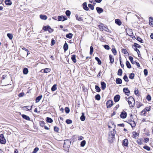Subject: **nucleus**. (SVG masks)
<instances>
[{
  "instance_id": "nucleus-1",
  "label": "nucleus",
  "mask_w": 153,
  "mask_h": 153,
  "mask_svg": "<svg viewBox=\"0 0 153 153\" xmlns=\"http://www.w3.org/2000/svg\"><path fill=\"white\" fill-rule=\"evenodd\" d=\"M114 130H112L109 133L108 140L109 142L111 143L113 142V139L114 138Z\"/></svg>"
},
{
  "instance_id": "nucleus-2",
  "label": "nucleus",
  "mask_w": 153,
  "mask_h": 153,
  "mask_svg": "<svg viewBox=\"0 0 153 153\" xmlns=\"http://www.w3.org/2000/svg\"><path fill=\"white\" fill-rule=\"evenodd\" d=\"M128 102L130 106L133 107L135 104L134 98L132 97H130L128 99Z\"/></svg>"
},
{
  "instance_id": "nucleus-3",
  "label": "nucleus",
  "mask_w": 153,
  "mask_h": 153,
  "mask_svg": "<svg viewBox=\"0 0 153 153\" xmlns=\"http://www.w3.org/2000/svg\"><path fill=\"white\" fill-rule=\"evenodd\" d=\"M6 142V140L4 138V135L3 134H0V143L1 144H4Z\"/></svg>"
},
{
  "instance_id": "nucleus-4",
  "label": "nucleus",
  "mask_w": 153,
  "mask_h": 153,
  "mask_svg": "<svg viewBox=\"0 0 153 153\" xmlns=\"http://www.w3.org/2000/svg\"><path fill=\"white\" fill-rule=\"evenodd\" d=\"M71 144V141L69 140H66L65 141L63 146L65 147L69 148Z\"/></svg>"
},
{
  "instance_id": "nucleus-5",
  "label": "nucleus",
  "mask_w": 153,
  "mask_h": 153,
  "mask_svg": "<svg viewBox=\"0 0 153 153\" xmlns=\"http://www.w3.org/2000/svg\"><path fill=\"white\" fill-rule=\"evenodd\" d=\"M108 127L109 128H112V130H114L115 128V125L113 122H111L109 123Z\"/></svg>"
},
{
  "instance_id": "nucleus-6",
  "label": "nucleus",
  "mask_w": 153,
  "mask_h": 153,
  "mask_svg": "<svg viewBox=\"0 0 153 153\" xmlns=\"http://www.w3.org/2000/svg\"><path fill=\"white\" fill-rule=\"evenodd\" d=\"M113 102L111 100L108 101L106 102V105L107 108H110L113 105Z\"/></svg>"
},
{
  "instance_id": "nucleus-7",
  "label": "nucleus",
  "mask_w": 153,
  "mask_h": 153,
  "mask_svg": "<svg viewBox=\"0 0 153 153\" xmlns=\"http://www.w3.org/2000/svg\"><path fill=\"white\" fill-rule=\"evenodd\" d=\"M127 114L125 111H123L121 112L120 115V117L122 118H125L126 117Z\"/></svg>"
},
{
  "instance_id": "nucleus-8",
  "label": "nucleus",
  "mask_w": 153,
  "mask_h": 153,
  "mask_svg": "<svg viewBox=\"0 0 153 153\" xmlns=\"http://www.w3.org/2000/svg\"><path fill=\"white\" fill-rule=\"evenodd\" d=\"M149 24L151 26L153 27V18L152 17L149 18Z\"/></svg>"
},
{
  "instance_id": "nucleus-9",
  "label": "nucleus",
  "mask_w": 153,
  "mask_h": 153,
  "mask_svg": "<svg viewBox=\"0 0 153 153\" xmlns=\"http://www.w3.org/2000/svg\"><path fill=\"white\" fill-rule=\"evenodd\" d=\"M128 140L125 139H124L123 141V145L125 146H128Z\"/></svg>"
},
{
  "instance_id": "nucleus-10",
  "label": "nucleus",
  "mask_w": 153,
  "mask_h": 153,
  "mask_svg": "<svg viewBox=\"0 0 153 153\" xmlns=\"http://www.w3.org/2000/svg\"><path fill=\"white\" fill-rule=\"evenodd\" d=\"M120 96L119 95H116L114 98V100L115 102H118L120 99Z\"/></svg>"
},
{
  "instance_id": "nucleus-11",
  "label": "nucleus",
  "mask_w": 153,
  "mask_h": 153,
  "mask_svg": "<svg viewBox=\"0 0 153 153\" xmlns=\"http://www.w3.org/2000/svg\"><path fill=\"white\" fill-rule=\"evenodd\" d=\"M123 92L127 95H129L130 93V91L127 88H124L123 89Z\"/></svg>"
},
{
  "instance_id": "nucleus-12",
  "label": "nucleus",
  "mask_w": 153,
  "mask_h": 153,
  "mask_svg": "<svg viewBox=\"0 0 153 153\" xmlns=\"http://www.w3.org/2000/svg\"><path fill=\"white\" fill-rule=\"evenodd\" d=\"M101 88L102 90H104L106 87V85L105 83L104 82H102L101 83Z\"/></svg>"
},
{
  "instance_id": "nucleus-13",
  "label": "nucleus",
  "mask_w": 153,
  "mask_h": 153,
  "mask_svg": "<svg viewBox=\"0 0 153 153\" xmlns=\"http://www.w3.org/2000/svg\"><path fill=\"white\" fill-rule=\"evenodd\" d=\"M33 105H32L30 108H30V107L29 106H24L22 108V109L24 110H26V111H28L29 110H31Z\"/></svg>"
},
{
  "instance_id": "nucleus-14",
  "label": "nucleus",
  "mask_w": 153,
  "mask_h": 153,
  "mask_svg": "<svg viewBox=\"0 0 153 153\" xmlns=\"http://www.w3.org/2000/svg\"><path fill=\"white\" fill-rule=\"evenodd\" d=\"M97 12L99 13H100L103 12V10L101 8L97 7L96 8Z\"/></svg>"
},
{
  "instance_id": "nucleus-15",
  "label": "nucleus",
  "mask_w": 153,
  "mask_h": 153,
  "mask_svg": "<svg viewBox=\"0 0 153 153\" xmlns=\"http://www.w3.org/2000/svg\"><path fill=\"white\" fill-rule=\"evenodd\" d=\"M67 18H65V17L63 16H59L58 18V20L59 21H64L65 20H67Z\"/></svg>"
},
{
  "instance_id": "nucleus-16",
  "label": "nucleus",
  "mask_w": 153,
  "mask_h": 153,
  "mask_svg": "<svg viewBox=\"0 0 153 153\" xmlns=\"http://www.w3.org/2000/svg\"><path fill=\"white\" fill-rule=\"evenodd\" d=\"M127 34L130 37H132L133 36V33L132 30L131 29H129L127 30Z\"/></svg>"
},
{
  "instance_id": "nucleus-17",
  "label": "nucleus",
  "mask_w": 153,
  "mask_h": 153,
  "mask_svg": "<svg viewBox=\"0 0 153 153\" xmlns=\"http://www.w3.org/2000/svg\"><path fill=\"white\" fill-rule=\"evenodd\" d=\"M42 95H41L37 97L36 99V102H38L42 99Z\"/></svg>"
},
{
  "instance_id": "nucleus-18",
  "label": "nucleus",
  "mask_w": 153,
  "mask_h": 153,
  "mask_svg": "<svg viewBox=\"0 0 153 153\" xmlns=\"http://www.w3.org/2000/svg\"><path fill=\"white\" fill-rule=\"evenodd\" d=\"M83 7L84 9L86 10H88L89 9L88 7L87 6V4L86 2L84 3L83 4Z\"/></svg>"
},
{
  "instance_id": "nucleus-19",
  "label": "nucleus",
  "mask_w": 153,
  "mask_h": 153,
  "mask_svg": "<svg viewBox=\"0 0 153 153\" xmlns=\"http://www.w3.org/2000/svg\"><path fill=\"white\" fill-rule=\"evenodd\" d=\"M22 118L26 120H30V118L28 116H27L25 114H22Z\"/></svg>"
},
{
  "instance_id": "nucleus-20",
  "label": "nucleus",
  "mask_w": 153,
  "mask_h": 153,
  "mask_svg": "<svg viewBox=\"0 0 153 153\" xmlns=\"http://www.w3.org/2000/svg\"><path fill=\"white\" fill-rule=\"evenodd\" d=\"M115 23L119 25H120L122 23L121 21L119 19H116L115 20Z\"/></svg>"
},
{
  "instance_id": "nucleus-21",
  "label": "nucleus",
  "mask_w": 153,
  "mask_h": 153,
  "mask_svg": "<svg viewBox=\"0 0 153 153\" xmlns=\"http://www.w3.org/2000/svg\"><path fill=\"white\" fill-rule=\"evenodd\" d=\"M76 56L75 55H73L72 56L71 59L74 63H75L76 62Z\"/></svg>"
},
{
  "instance_id": "nucleus-22",
  "label": "nucleus",
  "mask_w": 153,
  "mask_h": 153,
  "mask_svg": "<svg viewBox=\"0 0 153 153\" xmlns=\"http://www.w3.org/2000/svg\"><path fill=\"white\" fill-rule=\"evenodd\" d=\"M116 82L117 84H121L122 83V80L120 78H117L116 79Z\"/></svg>"
},
{
  "instance_id": "nucleus-23",
  "label": "nucleus",
  "mask_w": 153,
  "mask_h": 153,
  "mask_svg": "<svg viewBox=\"0 0 153 153\" xmlns=\"http://www.w3.org/2000/svg\"><path fill=\"white\" fill-rule=\"evenodd\" d=\"M105 27V26H104L103 24H101L98 26V27L101 30H103L104 28Z\"/></svg>"
},
{
  "instance_id": "nucleus-24",
  "label": "nucleus",
  "mask_w": 153,
  "mask_h": 153,
  "mask_svg": "<svg viewBox=\"0 0 153 153\" xmlns=\"http://www.w3.org/2000/svg\"><path fill=\"white\" fill-rule=\"evenodd\" d=\"M64 49V51H66L68 49V44L65 42L63 46Z\"/></svg>"
},
{
  "instance_id": "nucleus-25",
  "label": "nucleus",
  "mask_w": 153,
  "mask_h": 153,
  "mask_svg": "<svg viewBox=\"0 0 153 153\" xmlns=\"http://www.w3.org/2000/svg\"><path fill=\"white\" fill-rule=\"evenodd\" d=\"M5 4L7 5H10L12 4V2L10 0H6L5 1Z\"/></svg>"
},
{
  "instance_id": "nucleus-26",
  "label": "nucleus",
  "mask_w": 153,
  "mask_h": 153,
  "mask_svg": "<svg viewBox=\"0 0 153 153\" xmlns=\"http://www.w3.org/2000/svg\"><path fill=\"white\" fill-rule=\"evenodd\" d=\"M109 57L110 59V63H113L114 62V59L113 58L112 56L111 55H110L109 56Z\"/></svg>"
},
{
  "instance_id": "nucleus-27",
  "label": "nucleus",
  "mask_w": 153,
  "mask_h": 153,
  "mask_svg": "<svg viewBox=\"0 0 153 153\" xmlns=\"http://www.w3.org/2000/svg\"><path fill=\"white\" fill-rule=\"evenodd\" d=\"M23 73L25 74H27L28 72V69L27 68H25L23 71Z\"/></svg>"
},
{
  "instance_id": "nucleus-28",
  "label": "nucleus",
  "mask_w": 153,
  "mask_h": 153,
  "mask_svg": "<svg viewBox=\"0 0 153 153\" xmlns=\"http://www.w3.org/2000/svg\"><path fill=\"white\" fill-rule=\"evenodd\" d=\"M129 124L132 127H134L136 125L135 122L132 120L130 121V123H129Z\"/></svg>"
},
{
  "instance_id": "nucleus-29",
  "label": "nucleus",
  "mask_w": 153,
  "mask_h": 153,
  "mask_svg": "<svg viewBox=\"0 0 153 153\" xmlns=\"http://www.w3.org/2000/svg\"><path fill=\"white\" fill-rule=\"evenodd\" d=\"M65 36L66 37L71 39L72 38V37L73 34L71 33H69L66 34Z\"/></svg>"
},
{
  "instance_id": "nucleus-30",
  "label": "nucleus",
  "mask_w": 153,
  "mask_h": 153,
  "mask_svg": "<svg viewBox=\"0 0 153 153\" xmlns=\"http://www.w3.org/2000/svg\"><path fill=\"white\" fill-rule=\"evenodd\" d=\"M138 134L136 132L134 131L133 132V137L134 138H136Z\"/></svg>"
},
{
  "instance_id": "nucleus-31",
  "label": "nucleus",
  "mask_w": 153,
  "mask_h": 153,
  "mask_svg": "<svg viewBox=\"0 0 153 153\" xmlns=\"http://www.w3.org/2000/svg\"><path fill=\"white\" fill-rule=\"evenodd\" d=\"M46 121L48 123H51L53 122V120L51 118L49 117L46 118Z\"/></svg>"
},
{
  "instance_id": "nucleus-32",
  "label": "nucleus",
  "mask_w": 153,
  "mask_h": 153,
  "mask_svg": "<svg viewBox=\"0 0 153 153\" xmlns=\"http://www.w3.org/2000/svg\"><path fill=\"white\" fill-rule=\"evenodd\" d=\"M136 106L137 108H140L143 105L142 104L137 102H136Z\"/></svg>"
},
{
  "instance_id": "nucleus-33",
  "label": "nucleus",
  "mask_w": 153,
  "mask_h": 153,
  "mask_svg": "<svg viewBox=\"0 0 153 153\" xmlns=\"http://www.w3.org/2000/svg\"><path fill=\"white\" fill-rule=\"evenodd\" d=\"M75 17L76 18V19L79 21H81L83 20L81 17L78 16V15L77 14H76L75 15Z\"/></svg>"
},
{
  "instance_id": "nucleus-34",
  "label": "nucleus",
  "mask_w": 153,
  "mask_h": 153,
  "mask_svg": "<svg viewBox=\"0 0 153 153\" xmlns=\"http://www.w3.org/2000/svg\"><path fill=\"white\" fill-rule=\"evenodd\" d=\"M57 89L56 85L54 84L52 87L51 90L52 91H55Z\"/></svg>"
},
{
  "instance_id": "nucleus-35",
  "label": "nucleus",
  "mask_w": 153,
  "mask_h": 153,
  "mask_svg": "<svg viewBox=\"0 0 153 153\" xmlns=\"http://www.w3.org/2000/svg\"><path fill=\"white\" fill-rule=\"evenodd\" d=\"M40 17L41 19L43 20H46L47 18V17L46 16L42 15H40Z\"/></svg>"
},
{
  "instance_id": "nucleus-36",
  "label": "nucleus",
  "mask_w": 153,
  "mask_h": 153,
  "mask_svg": "<svg viewBox=\"0 0 153 153\" xmlns=\"http://www.w3.org/2000/svg\"><path fill=\"white\" fill-rule=\"evenodd\" d=\"M85 117L84 116V114L83 113H82V115L80 117V120L82 121H84L85 120Z\"/></svg>"
},
{
  "instance_id": "nucleus-37",
  "label": "nucleus",
  "mask_w": 153,
  "mask_h": 153,
  "mask_svg": "<svg viewBox=\"0 0 153 153\" xmlns=\"http://www.w3.org/2000/svg\"><path fill=\"white\" fill-rule=\"evenodd\" d=\"M126 64L128 68H131V65L128 61H126Z\"/></svg>"
},
{
  "instance_id": "nucleus-38",
  "label": "nucleus",
  "mask_w": 153,
  "mask_h": 153,
  "mask_svg": "<svg viewBox=\"0 0 153 153\" xmlns=\"http://www.w3.org/2000/svg\"><path fill=\"white\" fill-rule=\"evenodd\" d=\"M95 88L96 90V91L98 92H100L101 91V89H100V88L97 85L95 86Z\"/></svg>"
},
{
  "instance_id": "nucleus-39",
  "label": "nucleus",
  "mask_w": 153,
  "mask_h": 153,
  "mask_svg": "<svg viewBox=\"0 0 153 153\" xmlns=\"http://www.w3.org/2000/svg\"><path fill=\"white\" fill-rule=\"evenodd\" d=\"M86 143V141L85 140H83L82 141L80 144V146L81 147H83L85 146Z\"/></svg>"
},
{
  "instance_id": "nucleus-40",
  "label": "nucleus",
  "mask_w": 153,
  "mask_h": 153,
  "mask_svg": "<svg viewBox=\"0 0 153 153\" xmlns=\"http://www.w3.org/2000/svg\"><path fill=\"white\" fill-rule=\"evenodd\" d=\"M122 70L121 69H119L118 71L117 74L119 76H121L122 74Z\"/></svg>"
},
{
  "instance_id": "nucleus-41",
  "label": "nucleus",
  "mask_w": 153,
  "mask_h": 153,
  "mask_svg": "<svg viewBox=\"0 0 153 153\" xmlns=\"http://www.w3.org/2000/svg\"><path fill=\"white\" fill-rule=\"evenodd\" d=\"M95 98L96 100H100V95L99 94H97L95 96Z\"/></svg>"
},
{
  "instance_id": "nucleus-42",
  "label": "nucleus",
  "mask_w": 153,
  "mask_h": 153,
  "mask_svg": "<svg viewBox=\"0 0 153 153\" xmlns=\"http://www.w3.org/2000/svg\"><path fill=\"white\" fill-rule=\"evenodd\" d=\"M95 59L97 61L99 65H101V60L98 57H96L95 58Z\"/></svg>"
},
{
  "instance_id": "nucleus-43",
  "label": "nucleus",
  "mask_w": 153,
  "mask_h": 153,
  "mask_svg": "<svg viewBox=\"0 0 153 153\" xmlns=\"http://www.w3.org/2000/svg\"><path fill=\"white\" fill-rule=\"evenodd\" d=\"M134 76V74L133 73L131 74L129 76V77L130 79H133Z\"/></svg>"
},
{
  "instance_id": "nucleus-44",
  "label": "nucleus",
  "mask_w": 153,
  "mask_h": 153,
  "mask_svg": "<svg viewBox=\"0 0 153 153\" xmlns=\"http://www.w3.org/2000/svg\"><path fill=\"white\" fill-rule=\"evenodd\" d=\"M7 36L10 39H12L13 38V36L12 34L10 33H7Z\"/></svg>"
},
{
  "instance_id": "nucleus-45",
  "label": "nucleus",
  "mask_w": 153,
  "mask_h": 153,
  "mask_svg": "<svg viewBox=\"0 0 153 153\" xmlns=\"http://www.w3.org/2000/svg\"><path fill=\"white\" fill-rule=\"evenodd\" d=\"M51 69L49 68H46L44 69V72L45 73H47L49 72Z\"/></svg>"
},
{
  "instance_id": "nucleus-46",
  "label": "nucleus",
  "mask_w": 153,
  "mask_h": 153,
  "mask_svg": "<svg viewBox=\"0 0 153 153\" xmlns=\"http://www.w3.org/2000/svg\"><path fill=\"white\" fill-rule=\"evenodd\" d=\"M143 148L144 149H146L147 151H150V148L149 147L147 146H145L143 147Z\"/></svg>"
},
{
  "instance_id": "nucleus-47",
  "label": "nucleus",
  "mask_w": 153,
  "mask_h": 153,
  "mask_svg": "<svg viewBox=\"0 0 153 153\" xmlns=\"http://www.w3.org/2000/svg\"><path fill=\"white\" fill-rule=\"evenodd\" d=\"M39 124L42 127H44L45 126V122L43 121H41L39 122Z\"/></svg>"
},
{
  "instance_id": "nucleus-48",
  "label": "nucleus",
  "mask_w": 153,
  "mask_h": 153,
  "mask_svg": "<svg viewBox=\"0 0 153 153\" xmlns=\"http://www.w3.org/2000/svg\"><path fill=\"white\" fill-rule=\"evenodd\" d=\"M123 79H124V80L126 81V82H128V78L127 76L126 75H125L123 77Z\"/></svg>"
},
{
  "instance_id": "nucleus-49",
  "label": "nucleus",
  "mask_w": 153,
  "mask_h": 153,
  "mask_svg": "<svg viewBox=\"0 0 153 153\" xmlns=\"http://www.w3.org/2000/svg\"><path fill=\"white\" fill-rule=\"evenodd\" d=\"M134 45L136 48H140L141 47V46L140 45L136 43H134Z\"/></svg>"
},
{
  "instance_id": "nucleus-50",
  "label": "nucleus",
  "mask_w": 153,
  "mask_h": 153,
  "mask_svg": "<svg viewBox=\"0 0 153 153\" xmlns=\"http://www.w3.org/2000/svg\"><path fill=\"white\" fill-rule=\"evenodd\" d=\"M137 39L141 43H143V40H142L139 37H137Z\"/></svg>"
},
{
  "instance_id": "nucleus-51",
  "label": "nucleus",
  "mask_w": 153,
  "mask_h": 153,
  "mask_svg": "<svg viewBox=\"0 0 153 153\" xmlns=\"http://www.w3.org/2000/svg\"><path fill=\"white\" fill-rule=\"evenodd\" d=\"M66 123L68 124H70L72 123V121L70 120L67 119L66 120Z\"/></svg>"
},
{
  "instance_id": "nucleus-52",
  "label": "nucleus",
  "mask_w": 153,
  "mask_h": 153,
  "mask_svg": "<svg viewBox=\"0 0 153 153\" xmlns=\"http://www.w3.org/2000/svg\"><path fill=\"white\" fill-rule=\"evenodd\" d=\"M65 14L67 16H69L71 14V12L69 10H67L66 11Z\"/></svg>"
},
{
  "instance_id": "nucleus-53",
  "label": "nucleus",
  "mask_w": 153,
  "mask_h": 153,
  "mask_svg": "<svg viewBox=\"0 0 153 153\" xmlns=\"http://www.w3.org/2000/svg\"><path fill=\"white\" fill-rule=\"evenodd\" d=\"M112 52L114 55H116L117 54V51L115 48H112Z\"/></svg>"
},
{
  "instance_id": "nucleus-54",
  "label": "nucleus",
  "mask_w": 153,
  "mask_h": 153,
  "mask_svg": "<svg viewBox=\"0 0 153 153\" xmlns=\"http://www.w3.org/2000/svg\"><path fill=\"white\" fill-rule=\"evenodd\" d=\"M65 111L66 113H68L70 111V110L68 108L66 107L65 108Z\"/></svg>"
},
{
  "instance_id": "nucleus-55",
  "label": "nucleus",
  "mask_w": 153,
  "mask_h": 153,
  "mask_svg": "<svg viewBox=\"0 0 153 153\" xmlns=\"http://www.w3.org/2000/svg\"><path fill=\"white\" fill-rule=\"evenodd\" d=\"M93 52V48L92 46H91L90 48V54L91 55Z\"/></svg>"
},
{
  "instance_id": "nucleus-56",
  "label": "nucleus",
  "mask_w": 153,
  "mask_h": 153,
  "mask_svg": "<svg viewBox=\"0 0 153 153\" xmlns=\"http://www.w3.org/2000/svg\"><path fill=\"white\" fill-rule=\"evenodd\" d=\"M88 6L89 8H90L91 10H93L94 9V6L91 4H88Z\"/></svg>"
},
{
  "instance_id": "nucleus-57",
  "label": "nucleus",
  "mask_w": 153,
  "mask_h": 153,
  "mask_svg": "<svg viewBox=\"0 0 153 153\" xmlns=\"http://www.w3.org/2000/svg\"><path fill=\"white\" fill-rule=\"evenodd\" d=\"M103 30L109 33L111 32V30H109L107 28L105 27L104 28Z\"/></svg>"
},
{
  "instance_id": "nucleus-58",
  "label": "nucleus",
  "mask_w": 153,
  "mask_h": 153,
  "mask_svg": "<svg viewBox=\"0 0 153 153\" xmlns=\"http://www.w3.org/2000/svg\"><path fill=\"white\" fill-rule=\"evenodd\" d=\"M39 149L38 147L35 148L34 149L33 152L32 153H36L38 151Z\"/></svg>"
},
{
  "instance_id": "nucleus-59",
  "label": "nucleus",
  "mask_w": 153,
  "mask_h": 153,
  "mask_svg": "<svg viewBox=\"0 0 153 153\" xmlns=\"http://www.w3.org/2000/svg\"><path fill=\"white\" fill-rule=\"evenodd\" d=\"M50 27L49 26H45L43 27V29L45 31H48Z\"/></svg>"
},
{
  "instance_id": "nucleus-60",
  "label": "nucleus",
  "mask_w": 153,
  "mask_h": 153,
  "mask_svg": "<svg viewBox=\"0 0 153 153\" xmlns=\"http://www.w3.org/2000/svg\"><path fill=\"white\" fill-rule=\"evenodd\" d=\"M146 111L145 109L143 110L141 112V115H145Z\"/></svg>"
},
{
  "instance_id": "nucleus-61",
  "label": "nucleus",
  "mask_w": 153,
  "mask_h": 153,
  "mask_svg": "<svg viewBox=\"0 0 153 153\" xmlns=\"http://www.w3.org/2000/svg\"><path fill=\"white\" fill-rule=\"evenodd\" d=\"M146 98L148 101H150L151 100V97L150 95H148L147 96Z\"/></svg>"
},
{
  "instance_id": "nucleus-62",
  "label": "nucleus",
  "mask_w": 153,
  "mask_h": 153,
  "mask_svg": "<svg viewBox=\"0 0 153 153\" xmlns=\"http://www.w3.org/2000/svg\"><path fill=\"white\" fill-rule=\"evenodd\" d=\"M104 48H105V49L107 50H109L110 48L109 46L107 45H105L104 46Z\"/></svg>"
},
{
  "instance_id": "nucleus-63",
  "label": "nucleus",
  "mask_w": 153,
  "mask_h": 153,
  "mask_svg": "<svg viewBox=\"0 0 153 153\" xmlns=\"http://www.w3.org/2000/svg\"><path fill=\"white\" fill-rule=\"evenodd\" d=\"M144 73L145 76H146L148 74V71L146 69H145L144 70Z\"/></svg>"
},
{
  "instance_id": "nucleus-64",
  "label": "nucleus",
  "mask_w": 153,
  "mask_h": 153,
  "mask_svg": "<svg viewBox=\"0 0 153 153\" xmlns=\"http://www.w3.org/2000/svg\"><path fill=\"white\" fill-rule=\"evenodd\" d=\"M54 131L56 132H58L59 131V129L58 127L56 126H54Z\"/></svg>"
}]
</instances>
